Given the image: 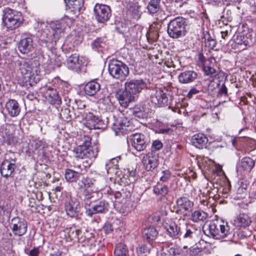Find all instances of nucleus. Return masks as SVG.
Instances as JSON below:
<instances>
[{
  "label": "nucleus",
  "mask_w": 256,
  "mask_h": 256,
  "mask_svg": "<svg viewBox=\"0 0 256 256\" xmlns=\"http://www.w3.org/2000/svg\"><path fill=\"white\" fill-rule=\"evenodd\" d=\"M204 234L215 240H222L232 235L227 222L222 220H215L203 228Z\"/></svg>",
  "instance_id": "f257e3e1"
},
{
  "label": "nucleus",
  "mask_w": 256,
  "mask_h": 256,
  "mask_svg": "<svg viewBox=\"0 0 256 256\" xmlns=\"http://www.w3.org/2000/svg\"><path fill=\"white\" fill-rule=\"evenodd\" d=\"M50 26V30L46 34V38L40 40V44L48 48L54 46V42L56 43L64 34L65 29L64 24L59 20L51 22Z\"/></svg>",
  "instance_id": "f03ea898"
},
{
  "label": "nucleus",
  "mask_w": 256,
  "mask_h": 256,
  "mask_svg": "<svg viewBox=\"0 0 256 256\" xmlns=\"http://www.w3.org/2000/svg\"><path fill=\"white\" fill-rule=\"evenodd\" d=\"M18 64L19 66V70L23 75H26L30 80H33L37 82L40 80V70L37 62H31L30 60L18 61ZM39 65V64H38Z\"/></svg>",
  "instance_id": "7ed1b4c3"
},
{
  "label": "nucleus",
  "mask_w": 256,
  "mask_h": 256,
  "mask_svg": "<svg viewBox=\"0 0 256 256\" xmlns=\"http://www.w3.org/2000/svg\"><path fill=\"white\" fill-rule=\"evenodd\" d=\"M110 74L116 79L125 80L129 74V68L124 62L113 59L110 61L108 66Z\"/></svg>",
  "instance_id": "20e7f679"
},
{
  "label": "nucleus",
  "mask_w": 256,
  "mask_h": 256,
  "mask_svg": "<svg viewBox=\"0 0 256 256\" xmlns=\"http://www.w3.org/2000/svg\"><path fill=\"white\" fill-rule=\"evenodd\" d=\"M187 20L181 16L171 20L168 24V33L170 38H178L185 34Z\"/></svg>",
  "instance_id": "39448f33"
},
{
  "label": "nucleus",
  "mask_w": 256,
  "mask_h": 256,
  "mask_svg": "<svg viewBox=\"0 0 256 256\" xmlns=\"http://www.w3.org/2000/svg\"><path fill=\"white\" fill-rule=\"evenodd\" d=\"M64 206V210L68 216L76 218L78 216L81 209L80 202L71 192H65Z\"/></svg>",
  "instance_id": "423d86ee"
},
{
  "label": "nucleus",
  "mask_w": 256,
  "mask_h": 256,
  "mask_svg": "<svg viewBox=\"0 0 256 256\" xmlns=\"http://www.w3.org/2000/svg\"><path fill=\"white\" fill-rule=\"evenodd\" d=\"M20 12L10 8H6L4 10L2 20L8 28L14 30L18 28L22 22Z\"/></svg>",
  "instance_id": "0eeeda50"
},
{
  "label": "nucleus",
  "mask_w": 256,
  "mask_h": 256,
  "mask_svg": "<svg viewBox=\"0 0 256 256\" xmlns=\"http://www.w3.org/2000/svg\"><path fill=\"white\" fill-rule=\"evenodd\" d=\"M87 64L86 58L83 56H80L77 54L70 55L66 62L68 68L77 72L82 70Z\"/></svg>",
  "instance_id": "6e6552de"
},
{
  "label": "nucleus",
  "mask_w": 256,
  "mask_h": 256,
  "mask_svg": "<svg viewBox=\"0 0 256 256\" xmlns=\"http://www.w3.org/2000/svg\"><path fill=\"white\" fill-rule=\"evenodd\" d=\"M94 10L95 18L98 22L104 23L112 16L110 8L106 4H96Z\"/></svg>",
  "instance_id": "1a4fd4ad"
},
{
  "label": "nucleus",
  "mask_w": 256,
  "mask_h": 256,
  "mask_svg": "<svg viewBox=\"0 0 256 256\" xmlns=\"http://www.w3.org/2000/svg\"><path fill=\"white\" fill-rule=\"evenodd\" d=\"M10 226L15 236H20L26 232L28 224L24 219L16 216L11 220Z\"/></svg>",
  "instance_id": "9d476101"
},
{
  "label": "nucleus",
  "mask_w": 256,
  "mask_h": 256,
  "mask_svg": "<svg viewBox=\"0 0 256 256\" xmlns=\"http://www.w3.org/2000/svg\"><path fill=\"white\" fill-rule=\"evenodd\" d=\"M84 116V124L90 130L104 129L106 127V124L99 117L92 113L88 112Z\"/></svg>",
  "instance_id": "9b49d317"
},
{
  "label": "nucleus",
  "mask_w": 256,
  "mask_h": 256,
  "mask_svg": "<svg viewBox=\"0 0 256 256\" xmlns=\"http://www.w3.org/2000/svg\"><path fill=\"white\" fill-rule=\"evenodd\" d=\"M73 151L75 156L80 158H96L98 152L93 149L91 145H78Z\"/></svg>",
  "instance_id": "f8f14e48"
},
{
  "label": "nucleus",
  "mask_w": 256,
  "mask_h": 256,
  "mask_svg": "<svg viewBox=\"0 0 256 256\" xmlns=\"http://www.w3.org/2000/svg\"><path fill=\"white\" fill-rule=\"evenodd\" d=\"M124 86L126 90H129L134 96L146 87V83L141 78L128 80Z\"/></svg>",
  "instance_id": "ddd939ff"
},
{
  "label": "nucleus",
  "mask_w": 256,
  "mask_h": 256,
  "mask_svg": "<svg viewBox=\"0 0 256 256\" xmlns=\"http://www.w3.org/2000/svg\"><path fill=\"white\" fill-rule=\"evenodd\" d=\"M179 237L180 239L186 242L194 244L197 237L196 230L192 225H186L184 228L182 229Z\"/></svg>",
  "instance_id": "4468645a"
},
{
  "label": "nucleus",
  "mask_w": 256,
  "mask_h": 256,
  "mask_svg": "<svg viewBox=\"0 0 256 256\" xmlns=\"http://www.w3.org/2000/svg\"><path fill=\"white\" fill-rule=\"evenodd\" d=\"M178 210L183 215L187 216L192 212L194 206L193 202H191L187 197L179 198L176 200Z\"/></svg>",
  "instance_id": "2eb2a0df"
},
{
  "label": "nucleus",
  "mask_w": 256,
  "mask_h": 256,
  "mask_svg": "<svg viewBox=\"0 0 256 256\" xmlns=\"http://www.w3.org/2000/svg\"><path fill=\"white\" fill-rule=\"evenodd\" d=\"M132 128V122L126 117L121 118L120 120H117L113 127L116 134H118V133L126 134Z\"/></svg>",
  "instance_id": "dca6fc26"
},
{
  "label": "nucleus",
  "mask_w": 256,
  "mask_h": 256,
  "mask_svg": "<svg viewBox=\"0 0 256 256\" xmlns=\"http://www.w3.org/2000/svg\"><path fill=\"white\" fill-rule=\"evenodd\" d=\"M109 204L105 200H102L96 202L92 208L86 209V214L92 217L94 214H105L108 210Z\"/></svg>",
  "instance_id": "f3484780"
},
{
  "label": "nucleus",
  "mask_w": 256,
  "mask_h": 256,
  "mask_svg": "<svg viewBox=\"0 0 256 256\" xmlns=\"http://www.w3.org/2000/svg\"><path fill=\"white\" fill-rule=\"evenodd\" d=\"M130 93L129 90H126V88L124 90H120L116 93V97L122 107H128L129 104L134 100V96Z\"/></svg>",
  "instance_id": "a211bd4d"
},
{
  "label": "nucleus",
  "mask_w": 256,
  "mask_h": 256,
  "mask_svg": "<svg viewBox=\"0 0 256 256\" xmlns=\"http://www.w3.org/2000/svg\"><path fill=\"white\" fill-rule=\"evenodd\" d=\"M144 166L148 171H152L159 164L158 158L157 156L152 154L145 155L142 160Z\"/></svg>",
  "instance_id": "6ab92c4d"
},
{
  "label": "nucleus",
  "mask_w": 256,
  "mask_h": 256,
  "mask_svg": "<svg viewBox=\"0 0 256 256\" xmlns=\"http://www.w3.org/2000/svg\"><path fill=\"white\" fill-rule=\"evenodd\" d=\"M33 40L30 36H23L18 42V48L24 54H28L33 49Z\"/></svg>",
  "instance_id": "aec40b11"
},
{
  "label": "nucleus",
  "mask_w": 256,
  "mask_h": 256,
  "mask_svg": "<svg viewBox=\"0 0 256 256\" xmlns=\"http://www.w3.org/2000/svg\"><path fill=\"white\" fill-rule=\"evenodd\" d=\"M152 103L158 106H164L168 105V99L166 93L162 90H156L150 97Z\"/></svg>",
  "instance_id": "412c9836"
},
{
  "label": "nucleus",
  "mask_w": 256,
  "mask_h": 256,
  "mask_svg": "<svg viewBox=\"0 0 256 256\" xmlns=\"http://www.w3.org/2000/svg\"><path fill=\"white\" fill-rule=\"evenodd\" d=\"M101 196L100 193L85 189L83 191L82 196L85 205L90 206L92 203L96 202Z\"/></svg>",
  "instance_id": "4be33fe9"
},
{
  "label": "nucleus",
  "mask_w": 256,
  "mask_h": 256,
  "mask_svg": "<svg viewBox=\"0 0 256 256\" xmlns=\"http://www.w3.org/2000/svg\"><path fill=\"white\" fill-rule=\"evenodd\" d=\"M5 108L9 116L12 117L18 116L20 112V107L17 100L10 99L6 102Z\"/></svg>",
  "instance_id": "5701e85b"
},
{
  "label": "nucleus",
  "mask_w": 256,
  "mask_h": 256,
  "mask_svg": "<svg viewBox=\"0 0 256 256\" xmlns=\"http://www.w3.org/2000/svg\"><path fill=\"white\" fill-rule=\"evenodd\" d=\"M18 142L14 134L10 130L6 128L3 131H0V143L6 144H14Z\"/></svg>",
  "instance_id": "b1692460"
},
{
  "label": "nucleus",
  "mask_w": 256,
  "mask_h": 256,
  "mask_svg": "<svg viewBox=\"0 0 256 256\" xmlns=\"http://www.w3.org/2000/svg\"><path fill=\"white\" fill-rule=\"evenodd\" d=\"M198 76V74L193 70L184 71L181 72L178 76V81L183 84H189L193 82Z\"/></svg>",
  "instance_id": "393cba45"
},
{
  "label": "nucleus",
  "mask_w": 256,
  "mask_h": 256,
  "mask_svg": "<svg viewBox=\"0 0 256 256\" xmlns=\"http://www.w3.org/2000/svg\"><path fill=\"white\" fill-rule=\"evenodd\" d=\"M15 167L14 164L10 162L8 160H4L0 168L2 175L6 178L10 176L14 170Z\"/></svg>",
  "instance_id": "a878e982"
},
{
  "label": "nucleus",
  "mask_w": 256,
  "mask_h": 256,
  "mask_svg": "<svg viewBox=\"0 0 256 256\" xmlns=\"http://www.w3.org/2000/svg\"><path fill=\"white\" fill-rule=\"evenodd\" d=\"M100 90V84L95 80L88 82L84 87L85 94L89 96H94Z\"/></svg>",
  "instance_id": "bb28decb"
},
{
  "label": "nucleus",
  "mask_w": 256,
  "mask_h": 256,
  "mask_svg": "<svg viewBox=\"0 0 256 256\" xmlns=\"http://www.w3.org/2000/svg\"><path fill=\"white\" fill-rule=\"evenodd\" d=\"M47 100L52 104H60L62 102L61 98L57 92L54 88H48L46 96Z\"/></svg>",
  "instance_id": "cd10ccee"
},
{
  "label": "nucleus",
  "mask_w": 256,
  "mask_h": 256,
  "mask_svg": "<svg viewBox=\"0 0 256 256\" xmlns=\"http://www.w3.org/2000/svg\"><path fill=\"white\" fill-rule=\"evenodd\" d=\"M208 216L206 212L200 210H196L192 212L190 220L196 223H200L205 221Z\"/></svg>",
  "instance_id": "c85d7f7f"
},
{
  "label": "nucleus",
  "mask_w": 256,
  "mask_h": 256,
  "mask_svg": "<svg viewBox=\"0 0 256 256\" xmlns=\"http://www.w3.org/2000/svg\"><path fill=\"white\" fill-rule=\"evenodd\" d=\"M146 142V136L142 133L131 134L128 139V143L131 144H145Z\"/></svg>",
  "instance_id": "c756f323"
},
{
  "label": "nucleus",
  "mask_w": 256,
  "mask_h": 256,
  "mask_svg": "<svg viewBox=\"0 0 256 256\" xmlns=\"http://www.w3.org/2000/svg\"><path fill=\"white\" fill-rule=\"evenodd\" d=\"M235 222L238 226L246 227L250 224L252 220L248 214L242 213L237 216Z\"/></svg>",
  "instance_id": "7c9ffc66"
},
{
  "label": "nucleus",
  "mask_w": 256,
  "mask_h": 256,
  "mask_svg": "<svg viewBox=\"0 0 256 256\" xmlns=\"http://www.w3.org/2000/svg\"><path fill=\"white\" fill-rule=\"evenodd\" d=\"M81 175L80 173L70 169H67L65 172V178L69 182H76Z\"/></svg>",
  "instance_id": "2f4dec72"
},
{
  "label": "nucleus",
  "mask_w": 256,
  "mask_h": 256,
  "mask_svg": "<svg viewBox=\"0 0 256 256\" xmlns=\"http://www.w3.org/2000/svg\"><path fill=\"white\" fill-rule=\"evenodd\" d=\"M114 256H128V250L126 246L122 243L116 244L114 251Z\"/></svg>",
  "instance_id": "473e14b6"
},
{
  "label": "nucleus",
  "mask_w": 256,
  "mask_h": 256,
  "mask_svg": "<svg viewBox=\"0 0 256 256\" xmlns=\"http://www.w3.org/2000/svg\"><path fill=\"white\" fill-rule=\"evenodd\" d=\"M158 232L155 228L148 227L144 229L142 232V236L148 240H154L158 236Z\"/></svg>",
  "instance_id": "72a5a7b5"
},
{
  "label": "nucleus",
  "mask_w": 256,
  "mask_h": 256,
  "mask_svg": "<svg viewBox=\"0 0 256 256\" xmlns=\"http://www.w3.org/2000/svg\"><path fill=\"white\" fill-rule=\"evenodd\" d=\"M182 229L174 222L171 223L166 228V231L169 236L171 237L176 238L180 236Z\"/></svg>",
  "instance_id": "f704fd0d"
},
{
  "label": "nucleus",
  "mask_w": 256,
  "mask_h": 256,
  "mask_svg": "<svg viewBox=\"0 0 256 256\" xmlns=\"http://www.w3.org/2000/svg\"><path fill=\"white\" fill-rule=\"evenodd\" d=\"M161 0H151L147 6L148 12L150 14L157 12L160 8V2Z\"/></svg>",
  "instance_id": "c9c22d12"
},
{
  "label": "nucleus",
  "mask_w": 256,
  "mask_h": 256,
  "mask_svg": "<svg viewBox=\"0 0 256 256\" xmlns=\"http://www.w3.org/2000/svg\"><path fill=\"white\" fill-rule=\"evenodd\" d=\"M254 164V160L249 157L244 158L240 162L241 166L246 170H251Z\"/></svg>",
  "instance_id": "e433bc0d"
},
{
  "label": "nucleus",
  "mask_w": 256,
  "mask_h": 256,
  "mask_svg": "<svg viewBox=\"0 0 256 256\" xmlns=\"http://www.w3.org/2000/svg\"><path fill=\"white\" fill-rule=\"evenodd\" d=\"M192 144H206L207 138L202 134H194L192 138Z\"/></svg>",
  "instance_id": "4c0bfd02"
},
{
  "label": "nucleus",
  "mask_w": 256,
  "mask_h": 256,
  "mask_svg": "<svg viewBox=\"0 0 256 256\" xmlns=\"http://www.w3.org/2000/svg\"><path fill=\"white\" fill-rule=\"evenodd\" d=\"M130 12L134 19L138 20L140 18L142 14L140 6L138 4H134L130 6Z\"/></svg>",
  "instance_id": "58836bf2"
},
{
  "label": "nucleus",
  "mask_w": 256,
  "mask_h": 256,
  "mask_svg": "<svg viewBox=\"0 0 256 256\" xmlns=\"http://www.w3.org/2000/svg\"><path fill=\"white\" fill-rule=\"evenodd\" d=\"M238 185L239 186L237 190V194H246L249 182L246 180H241L239 182Z\"/></svg>",
  "instance_id": "ea45409f"
},
{
  "label": "nucleus",
  "mask_w": 256,
  "mask_h": 256,
  "mask_svg": "<svg viewBox=\"0 0 256 256\" xmlns=\"http://www.w3.org/2000/svg\"><path fill=\"white\" fill-rule=\"evenodd\" d=\"M70 4L73 10L80 12L84 4V0H69Z\"/></svg>",
  "instance_id": "a19ab883"
},
{
  "label": "nucleus",
  "mask_w": 256,
  "mask_h": 256,
  "mask_svg": "<svg viewBox=\"0 0 256 256\" xmlns=\"http://www.w3.org/2000/svg\"><path fill=\"white\" fill-rule=\"evenodd\" d=\"M204 38L205 40V46L210 50H214L216 44L215 40L212 38L209 34H204Z\"/></svg>",
  "instance_id": "79ce46f5"
},
{
  "label": "nucleus",
  "mask_w": 256,
  "mask_h": 256,
  "mask_svg": "<svg viewBox=\"0 0 256 256\" xmlns=\"http://www.w3.org/2000/svg\"><path fill=\"white\" fill-rule=\"evenodd\" d=\"M11 210V208L7 202H0V216H8Z\"/></svg>",
  "instance_id": "37998d69"
},
{
  "label": "nucleus",
  "mask_w": 256,
  "mask_h": 256,
  "mask_svg": "<svg viewBox=\"0 0 256 256\" xmlns=\"http://www.w3.org/2000/svg\"><path fill=\"white\" fill-rule=\"evenodd\" d=\"M60 116L65 120L69 121L74 118L73 112H72L69 108H62L60 113Z\"/></svg>",
  "instance_id": "c03bdc74"
},
{
  "label": "nucleus",
  "mask_w": 256,
  "mask_h": 256,
  "mask_svg": "<svg viewBox=\"0 0 256 256\" xmlns=\"http://www.w3.org/2000/svg\"><path fill=\"white\" fill-rule=\"evenodd\" d=\"M146 148V145H128V150L135 156H137L138 152L144 150Z\"/></svg>",
  "instance_id": "a18cd8bd"
},
{
  "label": "nucleus",
  "mask_w": 256,
  "mask_h": 256,
  "mask_svg": "<svg viewBox=\"0 0 256 256\" xmlns=\"http://www.w3.org/2000/svg\"><path fill=\"white\" fill-rule=\"evenodd\" d=\"M102 38H97L92 44V48L98 51L102 50V48L105 45L104 42Z\"/></svg>",
  "instance_id": "49530a36"
},
{
  "label": "nucleus",
  "mask_w": 256,
  "mask_h": 256,
  "mask_svg": "<svg viewBox=\"0 0 256 256\" xmlns=\"http://www.w3.org/2000/svg\"><path fill=\"white\" fill-rule=\"evenodd\" d=\"M153 190L154 192L156 194L165 196L168 194V188L166 186L158 185L154 188Z\"/></svg>",
  "instance_id": "de8ad7c7"
},
{
  "label": "nucleus",
  "mask_w": 256,
  "mask_h": 256,
  "mask_svg": "<svg viewBox=\"0 0 256 256\" xmlns=\"http://www.w3.org/2000/svg\"><path fill=\"white\" fill-rule=\"evenodd\" d=\"M92 184V180L88 177H82L81 180L78 182V185L80 188L84 186L90 187Z\"/></svg>",
  "instance_id": "09e8293b"
},
{
  "label": "nucleus",
  "mask_w": 256,
  "mask_h": 256,
  "mask_svg": "<svg viewBox=\"0 0 256 256\" xmlns=\"http://www.w3.org/2000/svg\"><path fill=\"white\" fill-rule=\"evenodd\" d=\"M204 70L207 76H210V77L216 76V70L211 66H204Z\"/></svg>",
  "instance_id": "8fccbe9b"
},
{
  "label": "nucleus",
  "mask_w": 256,
  "mask_h": 256,
  "mask_svg": "<svg viewBox=\"0 0 256 256\" xmlns=\"http://www.w3.org/2000/svg\"><path fill=\"white\" fill-rule=\"evenodd\" d=\"M72 110L74 118L81 117L82 118L84 119V116H85V114L87 113L84 110L76 108H72Z\"/></svg>",
  "instance_id": "3c124183"
},
{
  "label": "nucleus",
  "mask_w": 256,
  "mask_h": 256,
  "mask_svg": "<svg viewBox=\"0 0 256 256\" xmlns=\"http://www.w3.org/2000/svg\"><path fill=\"white\" fill-rule=\"evenodd\" d=\"M136 252L138 256H144V254L149 252V250L144 245H140L136 248Z\"/></svg>",
  "instance_id": "603ef678"
},
{
  "label": "nucleus",
  "mask_w": 256,
  "mask_h": 256,
  "mask_svg": "<svg viewBox=\"0 0 256 256\" xmlns=\"http://www.w3.org/2000/svg\"><path fill=\"white\" fill-rule=\"evenodd\" d=\"M202 251V248L198 246L191 247L190 248V254L191 256H196Z\"/></svg>",
  "instance_id": "864d4df0"
},
{
  "label": "nucleus",
  "mask_w": 256,
  "mask_h": 256,
  "mask_svg": "<svg viewBox=\"0 0 256 256\" xmlns=\"http://www.w3.org/2000/svg\"><path fill=\"white\" fill-rule=\"evenodd\" d=\"M236 43L239 45L244 44L245 46H246L248 42L246 40V38L244 36H240L237 38L236 40Z\"/></svg>",
  "instance_id": "5fc2aeb1"
},
{
  "label": "nucleus",
  "mask_w": 256,
  "mask_h": 256,
  "mask_svg": "<svg viewBox=\"0 0 256 256\" xmlns=\"http://www.w3.org/2000/svg\"><path fill=\"white\" fill-rule=\"evenodd\" d=\"M118 158L119 159L120 158V156L116 157V158H112L108 163H106V169L107 171V172H108V169L110 168V167H108V165H110L111 163L114 164L115 166H116L118 162Z\"/></svg>",
  "instance_id": "6e6d98bb"
},
{
  "label": "nucleus",
  "mask_w": 256,
  "mask_h": 256,
  "mask_svg": "<svg viewBox=\"0 0 256 256\" xmlns=\"http://www.w3.org/2000/svg\"><path fill=\"white\" fill-rule=\"evenodd\" d=\"M86 105L80 100L76 101L75 104L72 106V108H76L84 110Z\"/></svg>",
  "instance_id": "4d7b16f0"
},
{
  "label": "nucleus",
  "mask_w": 256,
  "mask_h": 256,
  "mask_svg": "<svg viewBox=\"0 0 256 256\" xmlns=\"http://www.w3.org/2000/svg\"><path fill=\"white\" fill-rule=\"evenodd\" d=\"M164 174L160 177V180L162 182H166L170 178V172L168 170L163 171Z\"/></svg>",
  "instance_id": "13d9d810"
},
{
  "label": "nucleus",
  "mask_w": 256,
  "mask_h": 256,
  "mask_svg": "<svg viewBox=\"0 0 256 256\" xmlns=\"http://www.w3.org/2000/svg\"><path fill=\"white\" fill-rule=\"evenodd\" d=\"M200 91L196 88H192L187 94V97L188 98H192L194 94H196L198 93Z\"/></svg>",
  "instance_id": "bf43d9fd"
},
{
  "label": "nucleus",
  "mask_w": 256,
  "mask_h": 256,
  "mask_svg": "<svg viewBox=\"0 0 256 256\" xmlns=\"http://www.w3.org/2000/svg\"><path fill=\"white\" fill-rule=\"evenodd\" d=\"M219 94L220 95L227 96L228 90L226 86L224 84H222L219 90Z\"/></svg>",
  "instance_id": "052dcab7"
},
{
  "label": "nucleus",
  "mask_w": 256,
  "mask_h": 256,
  "mask_svg": "<svg viewBox=\"0 0 256 256\" xmlns=\"http://www.w3.org/2000/svg\"><path fill=\"white\" fill-rule=\"evenodd\" d=\"M40 252L38 248H34L31 250L28 254V256H38Z\"/></svg>",
  "instance_id": "680f3d73"
},
{
  "label": "nucleus",
  "mask_w": 256,
  "mask_h": 256,
  "mask_svg": "<svg viewBox=\"0 0 256 256\" xmlns=\"http://www.w3.org/2000/svg\"><path fill=\"white\" fill-rule=\"evenodd\" d=\"M230 32H231L230 28H229L224 31L221 32L222 38L224 39H226V38L228 36Z\"/></svg>",
  "instance_id": "e2e57ef3"
},
{
  "label": "nucleus",
  "mask_w": 256,
  "mask_h": 256,
  "mask_svg": "<svg viewBox=\"0 0 256 256\" xmlns=\"http://www.w3.org/2000/svg\"><path fill=\"white\" fill-rule=\"evenodd\" d=\"M83 144H91L92 138L88 136H84Z\"/></svg>",
  "instance_id": "0e129e2a"
},
{
  "label": "nucleus",
  "mask_w": 256,
  "mask_h": 256,
  "mask_svg": "<svg viewBox=\"0 0 256 256\" xmlns=\"http://www.w3.org/2000/svg\"><path fill=\"white\" fill-rule=\"evenodd\" d=\"M162 147V145H152V151H156L160 150Z\"/></svg>",
  "instance_id": "69168bd1"
},
{
  "label": "nucleus",
  "mask_w": 256,
  "mask_h": 256,
  "mask_svg": "<svg viewBox=\"0 0 256 256\" xmlns=\"http://www.w3.org/2000/svg\"><path fill=\"white\" fill-rule=\"evenodd\" d=\"M134 114L138 118L142 116L143 114L142 112H136V110H134Z\"/></svg>",
  "instance_id": "338daca9"
},
{
  "label": "nucleus",
  "mask_w": 256,
  "mask_h": 256,
  "mask_svg": "<svg viewBox=\"0 0 256 256\" xmlns=\"http://www.w3.org/2000/svg\"><path fill=\"white\" fill-rule=\"evenodd\" d=\"M114 200L119 198L121 197L122 194L120 192H116L113 194Z\"/></svg>",
  "instance_id": "774afa93"
}]
</instances>
